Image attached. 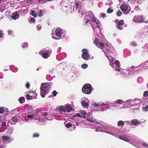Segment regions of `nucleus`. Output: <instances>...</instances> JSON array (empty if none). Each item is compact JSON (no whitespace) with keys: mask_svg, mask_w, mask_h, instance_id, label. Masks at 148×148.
I'll return each instance as SVG.
<instances>
[{"mask_svg":"<svg viewBox=\"0 0 148 148\" xmlns=\"http://www.w3.org/2000/svg\"><path fill=\"white\" fill-rule=\"evenodd\" d=\"M50 86L47 83H43L41 84L40 88V95L42 97H45L49 92Z\"/></svg>","mask_w":148,"mask_h":148,"instance_id":"f257e3e1","label":"nucleus"},{"mask_svg":"<svg viewBox=\"0 0 148 148\" xmlns=\"http://www.w3.org/2000/svg\"><path fill=\"white\" fill-rule=\"evenodd\" d=\"M93 90V88L90 84H85L82 88V92L87 94H90L92 90Z\"/></svg>","mask_w":148,"mask_h":148,"instance_id":"f03ea898","label":"nucleus"},{"mask_svg":"<svg viewBox=\"0 0 148 148\" xmlns=\"http://www.w3.org/2000/svg\"><path fill=\"white\" fill-rule=\"evenodd\" d=\"M120 8L123 13L125 14H128L130 11V7L129 6H127L125 4H121L120 6Z\"/></svg>","mask_w":148,"mask_h":148,"instance_id":"7ed1b4c3","label":"nucleus"},{"mask_svg":"<svg viewBox=\"0 0 148 148\" xmlns=\"http://www.w3.org/2000/svg\"><path fill=\"white\" fill-rule=\"evenodd\" d=\"M83 53L82 56V58L85 60H88L90 59V55L88 53V51L85 49H84L82 50Z\"/></svg>","mask_w":148,"mask_h":148,"instance_id":"20e7f679","label":"nucleus"},{"mask_svg":"<svg viewBox=\"0 0 148 148\" xmlns=\"http://www.w3.org/2000/svg\"><path fill=\"white\" fill-rule=\"evenodd\" d=\"M134 21L136 23H140L143 21L142 16H136L134 17Z\"/></svg>","mask_w":148,"mask_h":148,"instance_id":"39448f33","label":"nucleus"},{"mask_svg":"<svg viewBox=\"0 0 148 148\" xmlns=\"http://www.w3.org/2000/svg\"><path fill=\"white\" fill-rule=\"evenodd\" d=\"M124 24V21L123 20H121L118 22L116 25V27L119 30L121 29V26L123 25Z\"/></svg>","mask_w":148,"mask_h":148,"instance_id":"423d86ee","label":"nucleus"},{"mask_svg":"<svg viewBox=\"0 0 148 148\" xmlns=\"http://www.w3.org/2000/svg\"><path fill=\"white\" fill-rule=\"evenodd\" d=\"M56 36L58 37H60L62 34V31L61 29L59 28H57L56 30Z\"/></svg>","mask_w":148,"mask_h":148,"instance_id":"0eeeda50","label":"nucleus"},{"mask_svg":"<svg viewBox=\"0 0 148 148\" xmlns=\"http://www.w3.org/2000/svg\"><path fill=\"white\" fill-rule=\"evenodd\" d=\"M2 140L4 142H7L10 140L11 137L8 136H4L1 137Z\"/></svg>","mask_w":148,"mask_h":148,"instance_id":"6e6552de","label":"nucleus"},{"mask_svg":"<svg viewBox=\"0 0 148 148\" xmlns=\"http://www.w3.org/2000/svg\"><path fill=\"white\" fill-rule=\"evenodd\" d=\"M59 112H66V109L62 106H60L58 107Z\"/></svg>","mask_w":148,"mask_h":148,"instance_id":"1a4fd4ad","label":"nucleus"},{"mask_svg":"<svg viewBox=\"0 0 148 148\" xmlns=\"http://www.w3.org/2000/svg\"><path fill=\"white\" fill-rule=\"evenodd\" d=\"M19 17V15L17 12H16L14 14H12L11 16V18L12 19L16 20Z\"/></svg>","mask_w":148,"mask_h":148,"instance_id":"9d476101","label":"nucleus"},{"mask_svg":"<svg viewBox=\"0 0 148 148\" xmlns=\"http://www.w3.org/2000/svg\"><path fill=\"white\" fill-rule=\"evenodd\" d=\"M119 138L120 139L126 142H129L130 141V140L128 139V138L125 136H119Z\"/></svg>","mask_w":148,"mask_h":148,"instance_id":"9b49d317","label":"nucleus"},{"mask_svg":"<svg viewBox=\"0 0 148 148\" xmlns=\"http://www.w3.org/2000/svg\"><path fill=\"white\" fill-rule=\"evenodd\" d=\"M65 108L66 109V112H69L71 111L72 108L69 105H68L66 106Z\"/></svg>","mask_w":148,"mask_h":148,"instance_id":"f8f14e48","label":"nucleus"},{"mask_svg":"<svg viewBox=\"0 0 148 148\" xmlns=\"http://www.w3.org/2000/svg\"><path fill=\"white\" fill-rule=\"evenodd\" d=\"M26 98L27 100L31 99L34 98V97L33 95H31L29 94L26 95Z\"/></svg>","mask_w":148,"mask_h":148,"instance_id":"ddd939ff","label":"nucleus"},{"mask_svg":"<svg viewBox=\"0 0 148 148\" xmlns=\"http://www.w3.org/2000/svg\"><path fill=\"white\" fill-rule=\"evenodd\" d=\"M124 125V123L122 121H119L117 123V125L118 126L122 127Z\"/></svg>","mask_w":148,"mask_h":148,"instance_id":"4468645a","label":"nucleus"},{"mask_svg":"<svg viewBox=\"0 0 148 148\" xmlns=\"http://www.w3.org/2000/svg\"><path fill=\"white\" fill-rule=\"evenodd\" d=\"M48 51H47L44 53H42L41 55L43 58H48Z\"/></svg>","mask_w":148,"mask_h":148,"instance_id":"2eb2a0df","label":"nucleus"},{"mask_svg":"<svg viewBox=\"0 0 148 148\" xmlns=\"http://www.w3.org/2000/svg\"><path fill=\"white\" fill-rule=\"evenodd\" d=\"M82 104L83 107L85 108H88V103H85L84 101L82 102Z\"/></svg>","mask_w":148,"mask_h":148,"instance_id":"dca6fc26","label":"nucleus"},{"mask_svg":"<svg viewBox=\"0 0 148 148\" xmlns=\"http://www.w3.org/2000/svg\"><path fill=\"white\" fill-rule=\"evenodd\" d=\"M75 7L77 9H78L79 7L80 4L81 3V1H75Z\"/></svg>","mask_w":148,"mask_h":148,"instance_id":"f3484780","label":"nucleus"},{"mask_svg":"<svg viewBox=\"0 0 148 148\" xmlns=\"http://www.w3.org/2000/svg\"><path fill=\"white\" fill-rule=\"evenodd\" d=\"M99 48H102L103 47L104 48V46H105V45H106V43H102V42H99Z\"/></svg>","mask_w":148,"mask_h":148,"instance_id":"a211bd4d","label":"nucleus"},{"mask_svg":"<svg viewBox=\"0 0 148 148\" xmlns=\"http://www.w3.org/2000/svg\"><path fill=\"white\" fill-rule=\"evenodd\" d=\"M124 102L121 99H118L116 101H115V103L116 104H121L122 103H124Z\"/></svg>","mask_w":148,"mask_h":148,"instance_id":"6ab92c4d","label":"nucleus"},{"mask_svg":"<svg viewBox=\"0 0 148 148\" xmlns=\"http://www.w3.org/2000/svg\"><path fill=\"white\" fill-rule=\"evenodd\" d=\"M131 122L134 125H136L138 124V121L136 119H133L132 120Z\"/></svg>","mask_w":148,"mask_h":148,"instance_id":"aec40b11","label":"nucleus"},{"mask_svg":"<svg viewBox=\"0 0 148 148\" xmlns=\"http://www.w3.org/2000/svg\"><path fill=\"white\" fill-rule=\"evenodd\" d=\"M115 64H116V68H119L120 67V64L118 60H116L115 62Z\"/></svg>","mask_w":148,"mask_h":148,"instance_id":"412c9836","label":"nucleus"},{"mask_svg":"<svg viewBox=\"0 0 148 148\" xmlns=\"http://www.w3.org/2000/svg\"><path fill=\"white\" fill-rule=\"evenodd\" d=\"M32 15L35 17H37V13L34 10H33L32 11Z\"/></svg>","mask_w":148,"mask_h":148,"instance_id":"4be33fe9","label":"nucleus"},{"mask_svg":"<svg viewBox=\"0 0 148 148\" xmlns=\"http://www.w3.org/2000/svg\"><path fill=\"white\" fill-rule=\"evenodd\" d=\"M38 16H43V11L42 10H40L39 12H38L37 14Z\"/></svg>","mask_w":148,"mask_h":148,"instance_id":"5701e85b","label":"nucleus"},{"mask_svg":"<svg viewBox=\"0 0 148 148\" xmlns=\"http://www.w3.org/2000/svg\"><path fill=\"white\" fill-rule=\"evenodd\" d=\"M23 101H25V98L23 97H22L20 98L19 99V102L21 103H22L24 102Z\"/></svg>","mask_w":148,"mask_h":148,"instance_id":"b1692460","label":"nucleus"},{"mask_svg":"<svg viewBox=\"0 0 148 148\" xmlns=\"http://www.w3.org/2000/svg\"><path fill=\"white\" fill-rule=\"evenodd\" d=\"M111 7H110L107 10V12L108 13H110L113 12V10L110 8Z\"/></svg>","mask_w":148,"mask_h":148,"instance_id":"393cba45","label":"nucleus"},{"mask_svg":"<svg viewBox=\"0 0 148 148\" xmlns=\"http://www.w3.org/2000/svg\"><path fill=\"white\" fill-rule=\"evenodd\" d=\"M122 14V13L120 10L116 12V15L118 16H120Z\"/></svg>","mask_w":148,"mask_h":148,"instance_id":"a878e982","label":"nucleus"},{"mask_svg":"<svg viewBox=\"0 0 148 148\" xmlns=\"http://www.w3.org/2000/svg\"><path fill=\"white\" fill-rule=\"evenodd\" d=\"M99 41L97 38H95L94 41V43L98 47L99 46L98 45L99 44Z\"/></svg>","mask_w":148,"mask_h":148,"instance_id":"bb28decb","label":"nucleus"},{"mask_svg":"<svg viewBox=\"0 0 148 148\" xmlns=\"http://www.w3.org/2000/svg\"><path fill=\"white\" fill-rule=\"evenodd\" d=\"M88 65L86 64H83L82 65V67L84 69H85L87 67Z\"/></svg>","mask_w":148,"mask_h":148,"instance_id":"cd10ccee","label":"nucleus"},{"mask_svg":"<svg viewBox=\"0 0 148 148\" xmlns=\"http://www.w3.org/2000/svg\"><path fill=\"white\" fill-rule=\"evenodd\" d=\"M66 127L69 128L72 126V124L71 123H68L66 125Z\"/></svg>","mask_w":148,"mask_h":148,"instance_id":"c85d7f7f","label":"nucleus"},{"mask_svg":"<svg viewBox=\"0 0 148 148\" xmlns=\"http://www.w3.org/2000/svg\"><path fill=\"white\" fill-rule=\"evenodd\" d=\"M12 120L14 122H16L17 120V117L16 116H14L12 119Z\"/></svg>","mask_w":148,"mask_h":148,"instance_id":"c756f323","label":"nucleus"},{"mask_svg":"<svg viewBox=\"0 0 148 148\" xmlns=\"http://www.w3.org/2000/svg\"><path fill=\"white\" fill-rule=\"evenodd\" d=\"M143 96L145 97H146L148 96V91H145L143 94Z\"/></svg>","mask_w":148,"mask_h":148,"instance_id":"7c9ffc66","label":"nucleus"},{"mask_svg":"<svg viewBox=\"0 0 148 148\" xmlns=\"http://www.w3.org/2000/svg\"><path fill=\"white\" fill-rule=\"evenodd\" d=\"M87 120L90 122L91 123H94V122H96V121L95 120H92L90 118H88L87 119Z\"/></svg>","mask_w":148,"mask_h":148,"instance_id":"2f4dec72","label":"nucleus"},{"mask_svg":"<svg viewBox=\"0 0 148 148\" xmlns=\"http://www.w3.org/2000/svg\"><path fill=\"white\" fill-rule=\"evenodd\" d=\"M39 136V134L34 133L32 136V137L33 138L38 137Z\"/></svg>","mask_w":148,"mask_h":148,"instance_id":"473e14b6","label":"nucleus"},{"mask_svg":"<svg viewBox=\"0 0 148 148\" xmlns=\"http://www.w3.org/2000/svg\"><path fill=\"white\" fill-rule=\"evenodd\" d=\"M80 112L82 115L84 116V117H85V115L86 114V113L85 112L81 110L80 111Z\"/></svg>","mask_w":148,"mask_h":148,"instance_id":"72a5a7b5","label":"nucleus"},{"mask_svg":"<svg viewBox=\"0 0 148 148\" xmlns=\"http://www.w3.org/2000/svg\"><path fill=\"white\" fill-rule=\"evenodd\" d=\"M34 115L32 114H29L27 115V117L28 118H33Z\"/></svg>","mask_w":148,"mask_h":148,"instance_id":"f704fd0d","label":"nucleus"},{"mask_svg":"<svg viewBox=\"0 0 148 148\" xmlns=\"http://www.w3.org/2000/svg\"><path fill=\"white\" fill-rule=\"evenodd\" d=\"M5 111V110L3 108H0V114L3 113Z\"/></svg>","mask_w":148,"mask_h":148,"instance_id":"c9c22d12","label":"nucleus"},{"mask_svg":"<svg viewBox=\"0 0 148 148\" xmlns=\"http://www.w3.org/2000/svg\"><path fill=\"white\" fill-rule=\"evenodd\" d=\"M84 117V116H82L80 114L77 113L75 115H74V117Z\"/></svg>","mask_w":148,"mask_h":148,"instance_id":"e433bc0d","label":"nucleus"},{"mask_svg":"<svg viewBox=\"0 0 148 148\" xmlns=\"http://www.w3.org/2000/svg\"><path fill=\"white\" fill-rule=\"evenodd\" d=\"M28 45L27 42H25L24 44L22 45V47L23 48H25L27 47Z\"/></svg>","mask_w":148,"mask_h":148,"instance_id":"4c0bfd02","label":"nucleus"},{"mask_svg":"<svg viewBox=\"0 0 148 148\" xmlns=\"http://www.w3.org/2000/svg\"><path fill=\"white\" fill-rule=\"evenodd\" d=\"M29 21L30 22H32L33 23H34L35 22V18L33 17L32 18L30 19Z\"/></svg>","mask_w":148,"mask_h":148,"instance_id":"58836bf2","label":"nucleus"},{"mask_svg":"<svg viewBox=\"0 0 148 148\" xmlns=\"http://www.w3.org/2000/svg\"><path fill=\"white\" fill-rule=\"evenodd\" d=\"M37 29L38 31L40 30L41 28V26L40 25H38L37 26Z\"/></svg>","mask_w":148,"mask_h":148,"instance_id":"ea45409f","label":"nucleus"},{"mask_svg":"<svg viewBox=\"0 0 148 148\" xmlns=\"http://www.w3.org/2000/svg\"><path fill=\"white\" fill-rule=\"evenodd\" d=\"M143 109L145 111H147L148 110V105H147L145 107L143 108Z\"/></svg>","mask_w":148,"mask_h":148,"instance_id":"a19ab883","label":"nucleus"},{"mask_svg":"<svg viewBox=\"0 0 148 148\" xmlns=\"http://www.w3.org/2000/svg\"><path fill=\"white\" fill-rule=\"evenodd\" d=\"M30 85L29 83H27L26 84V87L27 89H29L30 88Z\"/></svg>","mask_w":148,"mask_h":148,"instance_id":"79ce46f5","label":"nucleus"},{"mask_svg":"<svg viewBox=\"0 0 148 148\" xmlns=\"http://www.w3.org/2000/svg\"><path fill=\"white\" fill-rule=\"evenodd\" d=\"M57 94V92L55 90H54L53 92V95L54 96H56Z\"/></svg>","mask_w":148,"mask_h":148,"instance_id":"37998d69","label":"nucleus"},{"mask_svg":"<svg viewBox=\"0 0 148 148\" xmlns=\"http://www.w3.org/2000/svg\"><path fill=\"white\" fill-rule=\"evenodd\" d=\"M38 1L39 3H42L46 2V1L45 0H38Z\"/></svg>","mask_w":148,"mask_h":148,"instance_id":"c03bdc74","label":"nucleus"},{"mask_svg":"<svg viewBox=\"0 0 148 148\" xmlns=\"http://www.w3.org/2000/svg\"><path fill=\"white\" fill-rule=\"evenodd\" d=\"M131 45L132 46H136L137 45L134 41H133L132 42Z\"/></svg>","mask_w":148,"mask_h":148,"instance_id":"a18cd8bd","label":"nucleus"},{"mask_svg":"<svg viewBox=\"0 0 148 148\" xmlns=\"http://www.w3.org/2000/svg\"><path fill=\"white\" fill-rule=\"evenodd\" d=\"M93 106L94 107H98L99 105V104H97L96 103H94L93 104Z\"/></svg>","mask_w":148,"mask_h":148,"instance_id":"49530a36","label":"nucleus"},{"mask_svg":"<svg viewBox=\"0 0 148 148\" xmlns=\"http://www.w3.org/2000/svg\"><path fill=\"white\" fill-rule=\"evenodd\" d=\"M143 145L145 147H148V145L146 143H143Z\"/></svg>","mask_w":148,"mask_h":148,"instance_id":"de8ad7c7","label":"nucleus"},{"mask_svg":"<svg viewBox=\"0 0 148 148\" xmlns=\"http://www.w3.org/2000/svg\"><path fill=\"white\" fill-rule=\"evenodd\" d=\"M2 126H4L6 125V122H2Z\"/></svg>","mask_w":148,"mask_h":148,"instance_id":"09e8293b","label":"nucleus"},{"mask_svg":"<svg viewBox=\"0 0 148 148\" xmlns=\"http://www.w3.org/2000/svg\"><path fill=\"white\" fill-rule=\"evenodd\" d=\"M33 1V0H27V3H29Z\"/></svg>","mask_w":148,"mask_h":148,"instance_id":"8fccbe9b","label":"nucleus"},{"mask_svg":"<svg viewBox=\"0 0 148 148\" xmlns=\"http://www.w3.org/2000/svg\"><path fill=\"white\" fill-rule=\"evenodd\" d=\"M2 32L0 30V38H1L2 37Z\"/></svg>","mask_w":148,"mask_h":148,"instance_id":"3c124183","label":"nucleus"},{"mask_svg":"<svg viewBox=\"0 0 148 148\" xmlns=\"http://www.w3.org/2000/svg\"><path fill=\"white\" fill-rule=\"evenodd\" d=\"M93 18H94L92 22H96L97 21H96V19L95 18V17H94Z\"/></svg>","mask_w":148,"mask_h":148,"instance_id":"603ef678","label":"nucleus"},{"mask_svg":"<svg viewBox=\"0 0 148 148\" xmlns=\"http://www.w3.org/2000/svg\"><path fill=\"white\" fill-rule=\"evenodd\" d=\"M106 104L104 103H101V104H99V105H101L102 106H104Z\"/></svg>","mask_w":148,"mask_h":148,"instance_id":"864d4df0","label":"nucleus"},{"mask_svg":"<svg viewBox=\"0 0 148 148\" xmlns=\"http://www.w3.org/2000/svg\"><path fill=\"white\" fill-rule=\"evenodd\" d=\"M90 20L89 19H88L85 22V23H88L89 22H90Z\"/></svg>","mask_w":148,"mask_h":148,"instance_id":"5fc2aeb1","label":"nucleus"},{"mask_svg":"<svg viewBox=\"0 0 148 148\" xmlns=\"http://www.w3.org/2000/svg\"><path fill=\"white\" fill-rule=\"evenodd\" d=\"M102 14V16L103 17H105L106 16V14H102V13H101Z\"/></svg>","mask_w":148,"mask_h":148,"instance_id":"6e6d98bb","label":"nucleus"},{"mask_svg":"<svg viewBox=\"0 0 148 148\" xmlns=\"http://www.w3.org/2000/svg\"><path fill=\"white\" fill-rule=\"evenodd\" d=\"M35 94L34 93V92H30L29 94L31 95H32V94Z\"/></svg>","mask_w":148,"mask_h":148,"instance_id":"4d7b16f0","label":"nucleus"},{"mask_svg":"<svg viewBox=\"0 0 148 148\" xmlns=\"http://www.w3.org/2000/svg\"><path fill=\"white\" fill-rule=\"evenodd\" d=\"M52 38H53L55 39H56V40H58L59 39L58 38H57L56 37H55V36H53V37L52 36Z\"/></svg>","mask_w":148,"mask_h":148,"instance_id":"13d9d810","label":"nucleus"},{"mask_svg":"<svg viewBox=\"0 0 148 148\" xmlns=\"http://www.w3.org/2000/svg\"><path fill=\"white\" fill-rule=\"evenodd\" d=\"M44 115H45V116H46V115H48L47 112H45V113H44Z\"/></svg>","mask_w":148,"mask_h":148,"instance_id":"bf43d9fd","label":"nucleus"},{"mask_svg":"<svg viewBox=\"0 0 148 148\" xmlns=\"http://www.w3.org/2000/svg\"><path fill=\"white\" fill-rule=\"evenodd\" d=\"M116 71H117L118 72H120V69H116V70H115Z\"/></svg>","mask_w":148,"mask_h":148,"instance_id":"052dcab7","label":"nucleus"},{"mask_svg":"<svg viewBox=\"0 0 148 148\" xmlns=\"http://www.w3.org/2000/svg\"><path fill=\"white\" fill-rule=\"evenodd\" d=\"M8 32L9 34H10L11 32V31L10 30H9L8 31Z\"/></svg>","mask_w":148,"mask_h":148,"instance_id":"680f3d73","label":"nucleus"},{"mask_svg":"<svg viewBox=\"0 0 148 148\" xmlns=\"http://www.w3.org/2000/svg\"><path fill=\"white\" fill-rule=\"evenodd\" d=\"M48 51H50V52L51 53V49H48Z\"/></svg>","mask_w":148,"mask_h":148,"instance_id":"e2e57ef3","label":"nucleus"},{"mask_svg":"<svg viewBox=\"0 0 148 148\" xmlns=\"http://www.w3.org/2000/svg\"><path fill=\"white\" fill-rule=\"evenodd\" d=\"M97 27L99 29V28H100V26H99V25H97Z\"/></svg>","mask_w":148,"mask_h":148,"instance_id":"0e129e2a","label":"nucleus"},{"mask_svg":"<svg viewBox=\"0 0 148 148\" xmlns=\"http://www.w3.org/2000/svg\"><path fill=\"white\" fill-rule=\"evenodd\" d=\"M118 20H116L115 21V22L116 23H118Z\"/></svg>","mask_w":148,"mask_h":148,"instance_id":"69168bd1","label":"nucleus"},{"mask_svg":"<svg viewBox=\"0 0 148 148\" xmlns=\"http://www.w3.org/2000/svg\"><path fill=\"white\" fill-rule=\"evenodd\" d=\"M112 3H109L108 4V5L109 6H110V5H111L112 4Z\"/></svg>","mask_w":148,"mask_h":148,"instance_id":"338daca9","label":"nucleus"},{"mask_svg":"<svg viewBox=\"0 0 148 148\" xmlns=\"http://www.w3.org/2000/svg\"><path fill=\"white\" fill-rule=\"evenodd\" d=\"M145 23H148V20H147V21H145Z\"/></svg>","mask_w":148,"mask_h":148,"instance_id":"774afa93","label":"nucleus"}]
</instances>
